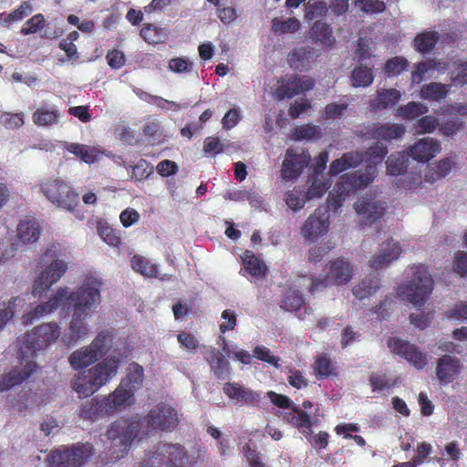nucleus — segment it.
<instances>
[{
	"label": "nucleus",
	"mask_w": 467,
	"mask_h": 467,
	"mask_svg": "<svg viewBox=\"0 0 467 467\" xmlns=\"http://www.w3.org/2000/svg\"><path fill=\"white\" fill-rule=\"evenodd\" d=\"M272 28L277 34L295 33L300 28V21L296 17H289L285 21L274 18Z\"/></svg>",
	"instance_id": "nucleus-54"
},
{
	"label": "nucleus",
	"mask_w": 467,
	"mask_h": 467,
	"mask_svg": "<svg viewBox=\"0 0 467 467\" xmlns=\"http://www.w3.org/2000/svg\"><path fill=\"white\" fill-rule=\"evenodd\" d=\"M17 236L24 244L35 243L40 236L39 223L34 219H24L17 225Z\"/></svg>",
	"instance_id": "nucleus-38"
},
{
	"label": "nucleus",
	"mask_w": 467,
	"mask_h": 467,
	"mask_svg": "<svg viewBox=\"0 0 467 467\" xmlns=\"http://www.w3.org/2000/svg\"><path fill=\"white\" fill-rule=\"evenodd\" d=\"M223 390L229 399L241 400L246 404L258 405L261 400L258 393L235 382L225 383Z\"/></svg>",
	"instance_id": "nucleus-25"
},
{
	"label": "nucleus",
	"mask_w": 467,
	"mask_h": 467,
	"mask_svg": "<svg viewBox=\"0 0 467 467\" xmlns=\"http://www.w3.org/2000/svg\"><path fill=\"white\" fill-rule=\"evenodd\" d=\"M140 432V421L119 420L112 422L99 437L104 445V451L99 455L100 463L114 464L124 459Z\"/></svg>",
	"instance_id": "nucleus-5"
},
{
	"label": "nucleus",
	"mask_w": 467,
	"mask_h": 467,
	"mask_svg": "<svg viewBox=\"0 0 467 467\" xmlns=\"http://www.w3.org/2000/svg\"><path fill=\"white\" fill-rule=\"evenodd\" d=\"M113 340V335L109 331H101L89 344L90 348L95 350L96 354L100 358L110 348Z\"/></svg>",
	"instance_id": "nucleus-50"
},
{
	"label": "nucleus",
	"mask_w": 467,
	"mask_h": 467,
	"mask_svg": "<svg viewBox=\"0 0 467 467\" xmlns=\"http://www.w3.org/2000/svg\"><path fill=\"white\" fill-rule=\"evenodd\" d=\"M364 161V154L361 151H348L340 158L333 161L329 166L330 175H337L340 172L358 167Z\"/></svg>",
	"instance_id": "nucleus-28"
},
{
	"label": "nucleus",
	"mask_w": 467,
	"mask_h": 467,
	"mask_svg": "<svg viewBox=\"0 0 467 467\" xmlns=\"http://www.w3.org/2000/svg\"><path fill=\"white\" fill-rule=\"evenodd\" d=\"M42 402V397L36 390L26 386L16 394L9 393L6 397L8 410L17 413L30 412L39 407Z\"/></svg>",
	"instance_id": "nucleus-13"
},
{
	"label": "nucleus",
	"mask_w": 467,
	"mask_h": 467,
	"mask_svg": "<svg viewBox=\"0 0 467 467\" xmlns=\"http://www.w3.org/2000/svg\"><path fill=\"white\" fill-rule=\"evenodd\" d=\"M441 150L438 140L431 137H425L418 140L408 148L409 157L418 162L426 163L433 159Z\"/></svg>",
	"instance_id": "nucleus-17"
},
{
	"label": "nucleus",
	"mask_w": 467,
	"mask_h": 467,
	"mask_svg": "<svg viewBox=\"0 0 467 467\" xmlns=\"http://www.w3.org/2000/svg\"><path fill=\"white\" fill-rule=\"evenodd\" d=\"M91 443L76 444L70 448H59L45 453L47 467H79L94 454Z\"/></svg>",
	"instance_id": "nucleus-9"
},
{
	"label": "nucleus",
	"mask_w": 467,
	"mask_h": 467,
	"mask_svg": "<svg viewBox=\"0 0 467 467\" xmlns=\"http://www.w3.org/2000/svg\"><path fill=\"white\" fill-rule=\"evenodd\" d=\"M179 422L177 411L166 404H158L143 418L141 425L151 431H171Z\"/></svg>",
	"instance_id": "nucleus-11"
},
{
	"label": "nucleus",
	"mask_w": 467,
	"mask_h": 467,
	"mask_svg": "<svg viewBox=\"0 0 467 467\" xmlns=\"http://www.w3.org/2000/svg\"><path fill=\"white\" fill-rule=\"evenodd\" d=\"M409 61L404 57H394L388 59L384 65V71L388 77L398 76L407 69Z\"/></svg>",
	"instance_id": "nucleus-52"
},
{
	"label": "nucleus",
	"mask_w": 467,
	"mask_h": 467,
	"mask_svg": "<svg viewBox=\"0 0 467 467\" xmlns=\"http://www.w3.org/2000/svg\"><path fill=\"white\" fill-rule=\"evenodd\" d=\"M123 167L128 170L132 169L131 178L136 181H142L148 178L153 172V167L145 160H140L134 166L129 165L125 161L122 163Z\"/></svg>",
	"instance_id": "nucleus-53"
},
{
	"label": "nucleus",
	"mask_w": 467,
	"mask_h": 467,
	"mask_svg": "<svg viewBox=\"0 0 467 467\" xmlns=\"http://www.w3.org/2000/svg\"><path fill=\"white\" fill-rule=\"evenodd\" d=\"M306 200V192L303 193L299 191L293 190L285 193V202L287 206L295 212L302 209Z\"/></svg>",
	"instance_id": "nucleus-58"
},
{
	"label": "nucleus",
	"mask_w": 467,
	"mask_h": 467,
	"mask_svg": "<svg viewBox=\"0 0 467 467\" xmlns=\"http://www.w3.org/2000/svg\"><path fill=\"white\" fill-rule=\"evenodd\" d=\"M388 152V147L380 142L375 143L364 151V161L368 162L366 171L345 173L339 177L328 194L327 200L328 210L336 212L351 192L364 189L371 183L374 180L376 166L384 160Z\"/></svg>",
	"instance_id": "nucleus-3"
},
{
	"label": "nucleus",
	"mask_w": 467,
	"mask_h": 467,
	"mask_svg": "<svg viewBox=\"0 0 467 467\" xmlns=\"http://www.w3.org/2000/svg\"><path fill=\"white\" fill-rule=\"evenodd\" d=\"M292 411L285 412L283 420L298 429L300 432L306 436L309 435L312 428V420L310 415L296 406H293Z\"/></svg>",
	"instance_id": "nucleus-30"
},
{
	"label": "nucleus",
	"mask_w": 467,
	"mask_h": 467,
	"mask_svg": "<svg viewBox=\"0 0 467 467\" xmlns=\"http://www.w3.org/2000/svg\"><path fill=\"white\" fill-rule=\"evenodd\" d=\"M26 300L23 296H12L8 301L0 304V333L15 317L16 311L22 307Z\"/></svg>",
	"instance_id": "nucleus-34"
},
{
	"label": "nucleus",
	"mask_w": 467,
	"mask_h": 467,
	"mask_svg": "<svg viewBox=\"0 0 467 467\" xmlns=\"http://www.w3.org/2000/svg\"><path fill=\"white\" fill-rule=\"evenodd\" d=\"M0 123L9 130L18 129L24 125V115L22 113L4 112L0 116Z\"/></svg>",
	"instance_id": "nucleus-61"
},
{
	"label": "nucleus",
	"mask_w": 467,
	"mask_h": 467,
	"mask_svg": "<svg viewBox=\"0 0 467 467\" xmlns=\"http://www.w3.org/2000/svg\"><path fill=\"white\" fill-rule=\"evenodd\" d=\"M401 99V93L396 88L379 90L377 97L370 101V107L375 110L386 109L397 104Z\"/></svg>",
	"instance_id": "nucleus-33"
},
{
	"label": "nucleus",
	"mask_w": 467,
	"mask_h": 467,
	"mask_svg": "<svg viewBox=\"0 0 467 467\" xmlns=\"http://www.w3.org/2000/svg\"><path fill=\"white\" fill-rule=\"evenodd\" d=\"M33 11L34 7L30 2H22L16 9L6 15V16L4 18V21L6 24L20 21L29 16Z\"/></svg>",
	"instance_id": "nucleus-56"
},
{
	"label": "nucleus",
	"mask_w": 467,
	"mask_h": 467,
	"mask_svg": "<svg viewBox=\"0 0 467 467\" xmlns=\"http://www.w3.org/2000/svg\"><path fill=\"white\" fill-rule=\"evenodd\" d=\"M168 31L154 25H148L140 31L141 37L150 44L163 43L168 39Z\"/></svg>",
	"instance_id": "nucleus-48"
},
{
	"label": "nucleus",
	"mask_w": 467,
	"mask_h": 467,
	"mask_svg": "<svg viewBox=\"0 0 467 467\" xmlns=\"http://www.w3.org/2000/svg\"><path fill=\"white\" fill-rule=\"evenodd\" d=\"M453 67L457 71L456 75L451 72V83L455 86H462L467 84V61L466 62H454Z\"/></svg>",
	"instance_id": "nucleus-64"
},
{
	"label": "nucleus",
	"mask_w": 467,
	"mask_h": 467,
	"mask_svg": "<svg viewBox=\"0 0 467 467\" xmlns=\"http://www.w3.org/2000/svg\"><path fill=\"white\" fill-rule=\"evenodd\" d=\"M327 275L336 285L348 284L353 275V266L343 258H337L329 262Z\"/></svg>",
	"instance_id": "nucleus-22"
},
{
	"label": "nucleus",
	"mask_w": 467,
	"mask_h": 467,
	"mask_svg": "<svg viewBox=\"0 0 467 467\" xmlns=\"http://www.w3.org/2000/svg\"><path fill=\"white\" fill-rule=\"evenodd\" d=\"M328 7L324 1H316L314 3L308 2L306 5V19L313 20L317 17L325 16L327 13Z\"/></svg>",
	"instance_id": "nucleus-57"
},
{
	"label": "nucleus",
	"mask_w": 467,
	"mask_h": 467,
	"mask_svg": "<svg viewBox=\"0 0 467 467\" xmlns=\"http://www.w3.org/2000/svg\"><path fill=\"white\" fill-rule=\"evenodd\" d=\"M111 414L104 397H96L84 402L81 406L79 416L90 421H94L103 416Z\"/></svg>",
	"instance_id": "nucleus-26"
},
{
	"label": "nucleus",
	"mask_w": 467,
	"mask_h": 467,
	"mask_svg": "<svg viewBox=\"0 0 467 467\" xmlns=\"http://www.w3.org/2000/svg\"><path fill=\"white\" fill-rule=\"evenodd\" d=\"M130 349L115 348L95 366L80 371L72 380V389L79 397H89L107 385L119 373L120 365L125 362Z\"/></svg>",
	"instance_id": "nucleus-4"
},
{
	"label": "nucleus",
	"mask_w": 467,
	"mask_h": 467,
	"mask_svg": "<svg viewBox=\"0 0 467 467\" xmlns=\"http://www.w3.org/2000/svg\"><path fill=\"white\" fill-rule=\"evenodd\" d=\"M461 370V360L454 356L446 354L437 361L436 376L443 385L453 382L460 375Z\"/></svg>",
	"instance_id": "nucleus-19"
},
{
	"label": "nucleus",
	"mask_w": 467,
	"mask_h": 467,
	"mask_svg": "<svg viewBox=\"0 0 467 467\" xmlns=\"http://www.w3.org/2000/svg\"><path fill=\"white\" fill-rule=\"evenodd\" d=\"M40 191L53 205L67 212L82 221L84 213L78 210L79 198L70 183L60 177H48L40 183Z\"/></svg>",
	"instance_id": "nucleus-7"
},
{
	"label": "nucleus",
	"mask_w": 467,
	"mask_h": 467,
	"mask_svg": "<svg viewBox=\"0 0 467 467\" xmlns=\"http://www.w3.org/2000/svg\"><path fill=\"white\" fill-rule=\"evenodd\" d=\"M355 5L367 14L381 13L386 9V4L381 0H356Z\"/></svg>",
	"instance_id": "nucleus-59"
},
{
	"label": "nucleus",
	"mask_w": 467,
	"mask_h": 467,
	"mask_svg": "<svg viewBox=\"0 0 467 467\" xmlns=\"http://www.w3.org/2000/svg\"><path fill=\"white\" fill-rule=\"evenodd\" d=\"M63 148L78 157L82 161L92 164L99 161L105 151L98 146H88L80 143L61 142Z\"/></svg>",
	"instance_id": "nucleus-23"
},
{
	"label": "nucleus",
	"mask_w": 467,
	"mask_h": 467,
	"mask_svg": "<svg viewBox=\"0 0 467 467\" xmlns=\"http://www.w3.org/2000/svg\"><path fill=\"white\" fill-rule=\"evenodd\" d=\"M387 345L392 353L405 358L415 368L422 369L427 365L426 354L415 345L397 337L389 338Z\"/></svg>",
	"instance_id": "nucleus-14"
},
{
	"label": "nucleus",
	"mask_w": 467,
	"mask_h": 467,
	"mask_svg": "<svg viewBox=\"0 0 467 467\" xmlns=\"http://www.w3.org/2000/svg\"><path fill=\"white\" fill-rule=\"evenodd\" d=\"M328 188V181H321L317 177H315L308 190L306 192V199L319 198L325 194Z\"/></svg>",
	"instance_id": "nucleus-60"
},
{
	"label": "nucleus",
	"mask_w": 467,
	"mask_h": 467,
	"mask_svg": "<svg viewBox=\"0 0 467 467\" xmlns=\"http://www.w3.org/2000/svg\"><path fill=\"white\" fill-rule=\"evenodd\" d=\"M320 129L316 125H300L295 129V136L296 140H310L319 136Z\"/></svg>",
	"instance_id": "nucleus-62"
},
{
	"label": "nucleus",
	"mask_w": 467,
	"mask_h": 467,
	"mask_svg": "<svg viewBox=\"0 0 467 467\" xmlns=\"http://www.w3.org/2000/svg\"><path fill=\"white\" fill-rule=\"evenodd\" d=\"M379 288V279L377 275L366 276L362 281L353 287V295L359 300L375 294Z\"/></svg>",
	"instance_id": "nucleus-43"
},
{
	"label": "nucleus",
	"mask_w": 467,
	"mask_h": 467,
	"mask_svg": "<svg viewBox=\"0 0 467 467\" xmlns=\"http://www.w3.org/2000/svg\"><path fill=\"white\" fill-rule=\"evenodd\" d=\"M316 57L317 55L315 54L313 48L300 47L288 54L287 61L289 66L295 70L305 71L309 69Z\"/></svg>",
	"instance_id": "nucleus-29"
},
{
	"label": "nucleus",
	"mask_w": 467,
	"mask_h": 467,
	"mask_svg": "<svg viewBox=\"0 0 467 467\" xmlns=\"http://www.w3.org/2000/svg\"><path fill=\"white\" fill-rule=\"evenodd\" d=\"M313 373L318 380L333 379L338 376L336 362L326 353H321L315 357Z\"/></svg>",
	"instance_id": "nucleus-27"
},
{
	"label": "nucleus",
	"mask_w": 467,
	"mask_h": 467,
	"mask_svg": "<svg viewBox=\"0 0 467 467\" xmlns=\"http://www.w3.org/2000/svg\"><path fill=\"white\" fill-rule=\"evenodd\" d=\"M308 35L314 42L320 43L326 47H332L336 41L331 26L320 20L314 23Z\"/></svg>",
	"instance_id": "nucleus-35"
},
{
	"label": "nucleus",
	"mask_w": 467,
	"mask_h": 467,
	"mask_svg": "<svg viewBox=\"0 0 467 467\" xmlns=\"http://www.w3.org/2000/svg\"><path fill=\"white\" fill-rule=\"evenodd\" d=\"M45 17L42 14H37L32 16L30 19L26 21V23L22 27V34L24 35H31L36 33L39 29L44 26Z\"/></svg>",
	"instance_id": "nucleus-63"
},
{
	"label": "nucleus",
	"mask_w": 467,
	"mask_h": 467,
	"mask_svg": "<svg viewBox=\"0 0 467 467\" xmlns=\"http://www.w3.org/2000/svg\"><path fill=\"white\" fill-rule=\"evenodd\" d=\"M305 304L303 295L296 289H288L281 301V308L289 312H296Z\"/></svg>",
	"instance_id": "nucleus-47"
},
{
	"label": "nucleus",
	"mask_w": 467,
	"mask_h": 467,
	"mask_svg": "<svg viewBox=\"0 0 467 467\" xmlns=\"http://www.w3.org/2000/svg\"><path fill=\"white\" fill-rule=\"evenodd\" d=\"M185 456L180 444L159 443L145 455L141 467H182Z\"/></svg>",
	"instance_id": "nucleus-10"
},
{
	"label": "nucleus",
	"mask_w": 467,
	"mask_h": 467,
	"mask_svg": "<svg viewBox=\"0 0 467 467\" xmlns=\"http://www.w3.org/2000/svg\"><path fill=\"white\" fill-rule=\"evenodd\" d=\"M99 358L95 350L88 345L72 352L68 357V362L72 368L79 369L95 363Z\"/></svg>",
	"instance_id": "nucleus-31"
},
{
	"label": "nucleus",
	"mask_w": 467,
	"mask_h": 467,
	"mask_svg": "<svg viewBox=\"0 0 467 467\" xmlns=\"http://www.w3.org/2000/svg\"><path fill=\"white\" fill-rule=\"evenodd\" d=\"M328 216L326 214L321 215L320 212L316 210L303 223L301 234L306 240L314 242L318 237L326 234L328 231Z\"/></svg>",
	"instance_id": "nucleus-18"
},
{
	"label": "nucleus",
	"mask_w": 467,
	"mask_h": 467,
	"mask_svg": "<svg viewBox=\"0 0 467 467\" xmlns=\"http://www.w3.org/2000/svg\"><path fill=\"white\" fill-rule=\"evenodd\" d=\"M454 166V162L450 158H445L438 161L434 166H429L425 173V181L431 183L445 177Z\"/></svg>",
	"instance_id": "nucleus-45"
},
{
	"label": "nucleus",
	"mask_w": 467,
	"mask_h": 467,
	"mask_svg": "<svg viewBox=\"0 0 467 467\" xmlns=\"http://www.w3.org/2000/svg\"><path fill=\"white\" fill-rule=\"evenodd\" d=\"M412 277L397 289V296L403 301L413 304L417 307L422 306L433 290V279L424 265L411 267Z\"/></svg>",
	"instance_id": "nucleus-8"
},
{
	"label": "nucleus",
	"mask_w": 467,
	"mask_h": 467,
	"mask_svg": "<svg viewBox=\"0 0 467 467\" xmlns=\"http://www.w3.org/2000/svg\"><path fill=\"white\" fill-rule=\"evenodd\" d=\"M131 268L140 275L147 276V277H158L161 280L165 279L166 275L163 276H159V269L158 265L154 263H152L148 258L141 256V255H134L131 258Z\"/></svg>",
	"instance_id": "nucleus-39"
},
{
	"label": "nucleus",
	"mask_w": 467,
	"mask_h": 467,
	"mask_svg": "<svg viewBox=\"0 0 467 467\" xmlns=\"http://www.w3.org/2000/svg\"><path fill=\"white\" fill-rule=\"evenodd\" d=\"M438 126L439 121L435 117L423 115L413 124L412 130L414 134L421 135L433 132Z\"/></svg>",
	"instance_id": "nucleus-51"
},
{
	"label": "nucleus",
	"mask_w": 467,
	"mask_h": 467,
	"mask_svg": "<svg viewBox=\"0 0 467 467\" xmlns=\"http://www.w3.org/2000/svg\"><path fill=\"white\" fill-rule=\"evenodd\" d=\"M59 252L60 244H51L47 249L45 257L38 263L31 286V294L34 297H41L67 273L68 264L66 260L59 258L47 260V257H55Z\"/></svg>",
	"instance_id": "nucleus-6"
},
{
	"label": "nucleus",
	"mask_w": 467,
	"mask_h": 467,
	"mask_svg": "<svg viewBox=\"0 0 467 467\" xmlns=\"http://www.w3.org/2000/svg\"><path fill=\"white\" fill-rule=\"evenodd\" d=\"M33 121L40 127L56 125L59 120V111L54 105L44 104L33 113Z\"/></svg>",
	"instance_id": "nucleus-32"
},
{
	"label": "nucleus",
	"mask_w": 467,
	"mask_h": 467,
	"mask_svg": "<svg viewBox=\"0 0 467 467\" xmlns=\"http://www.w3.org/2000/svg\"><path fill=\"white\" fill-rule=\"evenodd\" d=\"M97 232L99 236L109 246L119 247L121 244L120 231L114 229L107 222H99Z\"/></svg>",
	"instance_id": "nucleus-46"
},
{
	"label": "nucleus",
	"mask_w": 467,
	"mask_h": 467,
	"mask_svg": "<svg viewBox=\"0 0 467 467\" xmlns=\"http://www.w3.org/2000/svg\"><path fill=\"white\" fill-rule=\"evenodd\" d=\"M242 261L244 269L253 276H265L266 266L253 252L246 250L242 256Z\"/></svg>",
	"instance_id": "nucleus-44"
},
{
	"label": "nucleus",
	"mask_w": 467,
	"mask_h": 467,
	"mask_svg": "<svg viewBox=\"0 0 467 467\" xmlns=\"http://www.w3.org/2000/svg\"><path fill=\"white\" fill-rule=\"evenodd\" d=\"M102 285L99 277L88 274L74 290L67 285L58 286L46 301L26 311L22 317V322L26 325L32 324L53 314L58 308L70 305L73 309L71 319L61 340L66 346L83 341L90 332L87 319L102 302Z\"/></svg>",
	"instance_id": "nucleus-1"
},
{
	"label": "nucleus",
	"mask_w": 467,
	"mask_h": 467,
	"mask_svg": "<svg viewBox=\"0 0 467 467\" xmlns=\"http://www.w3.org/2000/svg\"><path fill=\"white\" fill-rule=\"evenodd\" d=\"M406 129L400 123H372L366 127L361 135L368 139L382 140L390 141L401 138Z\"/></svg>",
	"instance_id": "nucleus-16"
},
{
	"label": "nucleus",
	"mask_w": 467,
	"mask_h": 467,
	"mask_svg": "<svg viewBox=\"0 0 467 467\" xmlns=\"http://www.w3.org/2000/svg\"><path fill=\"white\" fill-rule=\"evenodd\" d=\"M389 174L398 176L405 173L409 166V155L405 151L392 153L386 161Z\"/></svg>",
	"instance_id": "nucleus-40"
},
{
	"label": "nucleus",
	"mask_w": 467,
	"mask_h": 467,
	"mask_svg": "<svg viewBox=\"0 0 467 467\" xmlns=\"http://www.w3.org/2000/svg\"><path fill=\"white\" fill-rule=\"evenodd\" d=\"M144 370L143 368L136 362L129 365L127 374L121 379L120 384L130 390L138 391L143 384Z\"/></svg>",
	"instance_id": "nucleus-37"
},
{
	"label": "nucleus",
	"mask_w": 467,
	"mask_h": 467,
	"mask_svg": "<svg viewBox=\"0 0 467 467\" xmlns=\"http://www.w3.org/2000/svg\"><path fill=\"white\" fill-rule=\"evenodd\" d=\"M401 254V247L398 242H393L392 238L382 243L379 253L373 255L369 260V267L379 270L389 266L393 261L397 260Z\"/></svg>",
	"instance_id": "nucleus-20"
},
{
	"label": "nucleus",
	"mask_w": 467,
	"mask_h": 467,
	"mask_svg": "<svg viewBox=\"0 0 467 467\" xmlns=\"http://www.w3.org/2000/svg\"><path fill=\"white\" fill-rule=\"evenodd\" d=\"M439 40L440 35L438 32L424 30L415 36L412 46L417 52L427 54L434 48Z\"/></svg>",
	"instance_id": "nucleus-36"
},
{
	"label": "nucleus",
	"mask_w": 467,
	"mask_h": 467,
	"mask_svg": "<svg viewBox=\"0 0 467 467\" xmlns=\"http://www.w3.org/2000/svg\"><path fill=\"white\" fill-rule=\"evenodd\" d=\"M134 391L119 383L116 389L109 395L104 396V399L112 414L126 406L132 405L134 403Z\"/></svg>",
	"instance_id": "nucleus-24"
},
{
	"label": "nucleus",
	"mask_w": 467,
	"mask_h": 467,
	"mask_svg": "<svg viewBox=\"0 0 467 467\" xmlns=\"http://www.w3.org/2000/svg\"><path fill=\"white\" fill-rule=\"evenodd\" d=\"M61 336L57 322L42 323L16 340L19 365L0 376V392L9 391L27 380L36 370V358L54 345Z\"/></svg>",
	"instance_id": "nucleus-2"
},
{
	"label": "nucleus",
	"mask_w": 467,
	"mask_h": 467,
	"mask_svg": "<svg viewBox=\"0 0 467 467\" xmlns=\"http://www.w3.org/2000/svg\"><path fill=\"white\" fill-rule=\"evenodd\" d=\"M315 80L312 78L286 75L278 80V86L274 92L277 100L291 99L296 95L312 89Z\"/></svg>",
	"instance_id": "nucleus-12"
},
{
	"label": "nucleus",
	"mask_w": 467,
	"mask_h": 467,
	"mask_svg": "<svg viewBox=\"0 0 467 467\" xmlns=\"http://www.w3.org/2000/svg\"><path fill=\"white\" fill-rule=\"evenodd\" d=\"M355 210L361 216L363 223L369 224L381 218L385 213L386 208L381 202L361 198L356 202Z\"/></svg>",
	"instance_id": "nucleus-21"
},
{
	"label": "nucleus",
	"mask_w": 467,
	"mask_h": 467,
	"mask_svg": "<svg viewBox=\"0 0 467 467\" xmlns=\"http://www.w3.org/2000/svg\"><path fill=\"white\" fill-rule=\"evenodd\" d=\"M450 85L440 82L425 84L420 88V98L428 100L439 101L446 98L450 91Z\"/></svg>",
	"instance_id": "nucleus-41"
},
{
	"label": "nucleus",
	"mask_w": 467,
	"mask_h": 467,
	"mask_svg": "<svg viewBox=\"0 0 467 467\" xmlns=\"http://www.w3.org/2000/svg\"><path fill=\"white\" fill-rule=\"evenodd\" d=\"M351 79L355 88L368 87L374 80L372 68L362 65L356 67L352 71Z\"/></svg>",
	"instance_id": "nucleus-49"
},
{
	"label": "nucleus",
	"mask_w": 467,
	"mask_h": 467,
	"mask_svg": "<svg viewBox=\"0 0 467 467\" xmlns=\"http://www.w3.org/2000/svg\"><path fill=\"white\" fill-rule=\"evenodd\" d=\"M311 157L307 150H302L298 153L293 149H288L282 164V178L287 181L297 179L303 170L308 166Z\"/></svg>",
	"instance_id": "nucleus-15"
},
{
	"label": "nucleus",
	"mask_w": 467,
	"mask_h": 467,
	"mask_svg": "<svg viewBox=\"0 0 467 467\" xmlns=\"http://www.w3.org/2000/svg\"><path fill=\"white\" fill-rule=\"evenodd\" d=\"M210 365L217 379H224L229 375V362L221 353L212 358Z\"/></svg>",
	"instance_id": "nucleus-55"
},
{
	"label": "nucleus",
	"mask_w": 467,
	"mask_h": 467,
	"mask_svg": "<svg viewBox=\"0 0 467 467\" xmlns=\"http://www.w3.org/2000/svg\"><path fill=\"white\" fill-rule=\"evenodd\" d=\"M428 107L416 101H410L406 105L399 107L396 110V115L406 120H414L425 115L428 112Z\"/></svg>",
	"instance_id": "nucleus-42"
}]
</instances>
